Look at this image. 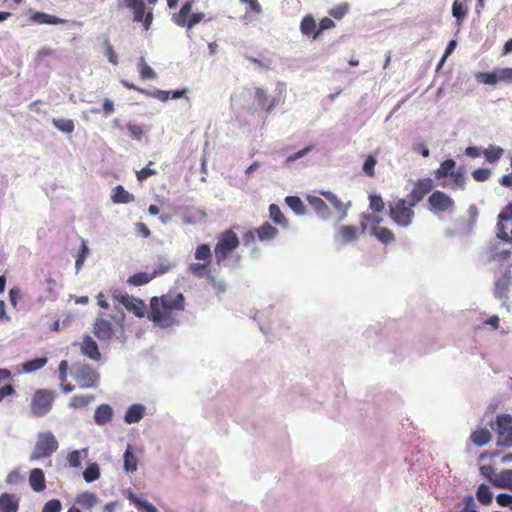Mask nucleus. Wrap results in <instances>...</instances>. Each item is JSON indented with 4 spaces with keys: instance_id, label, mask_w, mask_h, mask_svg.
Wrapping results in <instances>:
<instances>
[{
    "instance_id": "nucleus-1",
    "label": "nucleus",
    "mask_w": 512,
    "mask_h": 512,
    "mask_svg": "<svg viewBox=\"0 0 512 512\" xmlns=\"http://www.w3.org/2000/svg\"><path fill=\"white\" fill-rule=\"evenodd\" d=\"M185 309L182 293L169 291L160 297H152L148 318L156 325L167 328L177 323L176 314Z\"/></svg>"
},
{
    "instance_id": "nucleus-2",
    "label": "nucleus",
    "mask_w": 512,
    "mask_h": 512,
    "mask_svg": "<svg viewBox=\"0 0 512 512\" xmlns=\"http://www.w3.org/2000/svg\"><path fill=\"white\" fill-rule=\"evenodd\" d=\"M240 240L237 234L227 229L217 236V243L214 247V256L217 265H222L235 250L239 247Z\"/></svg>"
},
{
    "instance_id": "nucleus-3",
    "label": "nucleus",
    "mask_w": 512,
    "mask_h": 512,
    "mask_svg": "<svg viewBox=\"0 0 512 512\" xmlns=\"http://www.w3.org/2000/svg\"><path fill=\"white\" fill-rule=\"evenodd\" d=\"M71 376L81 389L96 388L100 382V374L87 363L73 364Z\"/></svg>"
},
{
    "instance_id": "nucleus-4",
    "label": "nucleus",
    "mask_w": 512,
    "mask_h": 512,
    "mask_svg": "<svg viewBox=\"0 0 512 512\" xmlns=\"http://www.w3.org/2000/svg\"><path fill=\"white\" fill-rule=\"evenodd\" d=\"M58 447V441L51 431L40 432L30 455V461L48 458L57 451Z\"/></svg>"
},
{
    "instance_id": "nucleus-5",
    "label": "nucleus",
    "mask_w": 512,
    "mask_h": 512,
    "mask_svg": "<svg viewBox=\"0 0 512 512\" xmlns=\"http://www.w3.org/2000/svg\"><path fill=\"white\" fill-rule=\"evenodd\" d=\"M415 206H410L406 199H399L389 204V217L399 227H408L412 224L415 217L413 210Z\"/></svg>"
},
{
    "instance_id": "nucleus-6",
    "label": "nucleus",
    "mask_w": 512,
    "mask_h": 512,
    "mask_svg": "<svg viewBox=\"0 0 512 512\" xmlns=\"http://www.w3.org/2000/svg\"><path fill=\"white\" fill-rule=\"evenodd\" d=\"M55 394L53 391L46 389L37 390L31 401V411L33 415L42 417L46 415L52 408Z\"/></svg>"
},
{
    "instance_id": "nucleus-7",
    "label": "nucleus",
    "mask_w": 512,
    "mask_h": 512,
    "mask_svg": "<svg viewBox=\"0 0 512 512\" xmlns=\"http://www.w3.org/2000/svg\"><path fill=\"white\" fill-rule=\"evenodd\" d=\"M111 296L114 301L122 304L129 312H132L136 317L142 318L145 316L147 308L143 300L122 293L118 289H114L113 291H111Z\"/></svg>"
},
{
    "instance_id": "nucleus-8",
    "label": "nucleus",
    "mask_w": 512,
    "mask_h": 512,
    "mask_svg": "<svg viewBox=\"0 0 512 512\" xmlns=\"http://www.w3.org/2000/svg\"><path fill=\"white\" fill-rule=\"evenodd\" d=\"M120 5L129 8L133 11V20L135 22H142L143 27L148 31L153 22V12L146 13V5L143 0H122Z\"/></svg>"
},
{
    "instance_id": "nucleus-9",
    "label": "nucleus",
    "mask_w": 512,
    "mask_h": 512,
    "mask_svg": "<svg viewBox=\"0 0 512 512\" xmlns=\"http://www.w3.org/2000/svg\"><path fill=\"white\" fill-rule=\"evenodd\" d=\"M497 446L512 448V416L500 414L496 417Z\"/></svg>"
},
{
    "instance_id": "nucleus-10",
    "label": "nucleus",
    "mask_w": 512,
    "mask_h": 512,
    "mask_svg": "<svg viewBox=\"0 0 512 512\" xmlns=\"http://www.w3.org/2000/svg\"><path fill=\"white\" fill-rule=\"evenodd\" d=\"M192 1H187L182 5L180 11L173 16V21L180 27H186L188 30L192 29L196 24L200 23L204 18V13L196 12L191 13Z\"/></svg>"
},
{
    "instance_id": "nucleus-11",
    "label": "nucleus",
    "mask_w": 512,
    "mask_h": 512,
    "mask_svg": "<svg viewBox=\"0 0 512 512\" xmlns=\"http://www.w3.org/2000/svg\"><path fill=\"white\" fill-rule=\"evenodd\" d=\"M429 210L434 214L452 212L455 208L454 200L446 193L436 190L428 198Z\"/></svg>"
},
{
    "instance_id": "nucleus-12",
    "label": "nucleus",
    "mask_w": 512,
    "mask_h": 512,
    "mask_svg": "<svg viewBox=\"0 0 512 512\" xmlns=\"http://www.w3.org/2000/svg\"><path fill=\"white\" fill-rule=\"evenodd\" d=\"M278 235V229L275 228L269 222L263 223L258 228L249 230L244 234L243 240L246 245L254 242L258 239L261 242L269 241L276 238Z\"/></svg>"
},
{
    "instance_id": "nucleus-13",
    "label": "nucleus",
    "mask_w": 512,
    "mask_h": 512,
    "mask_svg": "<svg viewBox=\"0 0 512 512\" xmlns=\"http://www.w3.org/2000/svg\"><path fill=\"white\" fill-rule=\"evenodd\" d=\"M433 187L434 184L431 178L427 177L417 180L407 196L410 206H416L421 202L432 191Z\"/></svg>"
},
{
    "instance_id": "nucleus-14",
    "label": "nucleus",
    "mask_w": 512,
    "mask_h": 512,
    "mask_svg": "<svg viewBox=\"0 0 512 512\" xmlns=\"http://www.w3.org/2000/svg\"><path fill=\"white\" fill-rule=\"evenodd\" d=\"M121 84L131 90H135L147 97L158 99L162 102H166L170 98V92L161 90V89H155L154 91H149L144 88H141L139 86L134 85L133 83L127 81V80H121Z\"/></svg>"
},
{
    "instance_id": "nucleus-15",
    "label": "nucleus",
    "mask_w": 512,
    "mask_h": 512,
    "mask_svg": "<svg viewBox=\"0 0 512 512\" xmlns=\"http://www.w3.org/2000/svg\"><path fill=\"white\" fill-rule=\"evenodd\" d=\"M360 232L361 230L356 226L344 225L338 229L335 239L339 244L345 245L357 240Z\"/></svg>"
},
{
    "instance_id": "nucleus-16",
    "label": "nucleus",
    "mask_w": 512,
    "mask_h": 512,
    "mask_svg": "<svg viewBox=\"0 0 512 512\" xmlns=\"http://www.w3.org/2000/svg\"><path fill=\"white\" fill-rule=\"evenodd\" d=\"M93 332L99 340H109L114 335L111 322L103 318L95 320Z\"/></svg>"
},
{
    "instance_id": "nucleus-17",
    "label": "nucleus",
    "mask_w": 512,
    "mask_h": 512,
    "mask_svg": "<svg viewBox=\"0 0 512 512\" xmlns=\"http://www.w3.org/2000/svg\"><path fill=\"white\" fill-rule=\"evenodd\" d=\"M255 100L259 108L267 113H270L277 105V100L269 96L262 88L255 89Z\"/></svg>"
},
{
    "instance_id": "nucleus-18",
    "label": "nucleus",
    "mask_w": 512,
    "mask_h": 512,
    "mask_svg": "<svg viewBox=\"0 0 512 512\" xmlns=\"http://www.w3.org/2000/svg\"><path fill=\"white\" fill-rule=\"evenodd\" d=\"M81 352L91 360L99 361L101 353L99 351L96 341L89 335L84 336L81 343Z\"/></svg>"
},
{
    "instance_id": "nucleus-19",
    "label": "nucleus",
    "mask_w": 512,
    "mask_h": 512,
    "mask_svg": "<svg viewBox=\"0 0 512 512\" xmlns=\"http://www.w3.org/2000/svg\"><path fill=\"white\" fill-rule=\"evenodd\" d=\"M29 485L34 492H42L46 489L44 472L40 468H34L29 473Z\"/></svg>"
},
{
    "instance_id": "nucleus-20",
    "label": "nucleus",
    "mask_w": 512,
    "mask_h": 512,
    "mask_svg": "<svg viewBox=\"0 0 512 512\" xmlns=\"http://www.w3.org/2000/svg\"><path fill=\"white\" fill-rule=\"evenodd\" d=\"M20 499L14 494H0V512H18Z\"/></svg>"
},
{
    "instance_id": "nucleus-21",
    "label": "nucleus",
    "mask_w": 512,
    "mask_h": 512,
    "mask_svg": "<svg viewBox=\"0 0 512 512\" xmlns=\"http://www.w3.org/2000/svg\"><path fill=\"white\" fill-rule=\"evenodd\" d=\"M492 478L494 487L508 489L512 492V469L502 470Z\"/></svg>"
},
{
    "instance_id": "nucleus-22",
    "label": "nucleus",
    "mask_w": 512,
    "mask_h": 512,
    "mask_svg": "<svg viewBox=\"0 0 512 512\" xmlns=\"http://www.w3.org/2000/svg\"><path fill=\"white\" fill-rule=\"evenodd\" d=\"M113 409L108 404L98 406L94 413V420L97 425H105L112 420Z\"/></svg>"
},
{
    "instance_id": "nucleus-23",
    "label": "nucleus",
    "mask_w": 512,
    "mask_h": 512,
    "mask_svg": "<svg viewBox=\"0 0 512 512\" xmlns=\"http://www.w3.org/2000/svg\"><path fill=\"white\" fill-rule=\"evenodd\" d=\"M30 20L32 22L38 23V24H49V25H57V24H64L67 22L66 19L59 18L54 15H50L44 12H35L30 16Z\"/></svg>"
},
{
    "instance_id": "nucleus-24",
    "label": "nucleus",
    "mask_w": 512,
    "mask_h": 512,
    "mask_svg": "<svg viewBox=\"0 0 512 512\" xmlns=\"http://www.w3.org/2000/svg\"><path fill=\"white\" fill-rule=\"evenodd\" d=\"M307 201L321 218L327 219L330 216L327 204L320 197L309 195L307 196Z\"/></svg>"
},
{
    "instance_id": "nucleus-25",
    "label": "nucleus",
    "mask_w": 512,
    "mask_h": 512,
    "mask_svg": "<svg viewBox=\"0 0 512 512\" xmlns=\"http://www.w3.org/2000/svg\"><path fill=\"white\" fill-rule=\"evenodd\" d=\"M145 407L142 404L131 405L124 416V421L128 424L138 423L144 416Z\"/></svg>"
},
{
    "instance_id": "nucleus-26",
    "label": "nucleus",
    "mask_w": 512,
    "mask_h": 512,
    "mask_svg": "<svg viewBox=\"0 0 512 512\" xmlns=\"http://www.w3.org/2000/svg\"><path fill=\"white\" fill-rule=\"evenodd\" d=\"M206 213L200 209L187 208L182 214L185 224H196L205 221Z\"/></svg>"
},
{
    "instance_id": "nucleus-27",
    "label": "nucleus",
    "mask_w": 512,
    "mask_h": 512,
    "mask_svg": "<svg viewBox=\"0 0 512 512\" xmlns=\"http://www.w3.org/2000/svg\"><path fill=\"white\" fill-rule=\"evenodd\" d=\"M371 235L375 236L381 243L387 245L395 242V235L392 230L386 227H371Z\"/></svg>"
},
{
    "instance_id": "nucleus-28",
    "label": "nucleus",
    "mask_w": 512,
    "mask_h": 512,
    "mask_svg": "<svg viewBox=\"0 0 512 512\" xmlns=\"http://www.w3.org/2000/svg\"><path fill=\"white\" fill-rule=\"evenodd\" d=\"M492 439V433L487 428H480L473 431L470 435L471 442L476 446H484Z\"/></svg>"
},
{
    "instance_id": "nucleus-29",
    "label": "nucleus",
    "mask_w": 512,
    "mask_h": 512,
    "mask_svg": "<svg viewBox=\"0 0 512 512\" xmlns=\"http://www.w3.org/2000/svg\"><path fill=\"white\" fill-rule=\"evenodd\" d=\"M318 24L312 15H306L302 18L300 23V31L303 35L312 37L314 39V35L317 32Z\"/></svg>"
},
{
    "instance_id": "nucleus-30",
    "label": "nucleus",
    "mask_w": 512,
    "mask_h": 512,
    "mask_svg": "<svg viewBox=\"0 0 512 512\" xmlns=\"http://www.w3.org/2000/svg\"><path fill=\"white\" fill-rule=\"evenodd\" d=\"M111 198L114 203L119 204H126L135 200L134 195L125 190V188L121 185H117L113 189V195Z\"/></svg>"
},
{
    "instance_id": "nucleus-31",
    "label": "nucleus",
    "mask_w": 512,
    "mask_h": 512,
    "mask_svg": "<svg viewBox=\"0 0 512 512\" xmlns=\"http://www.w3.org/2000/svg\"><path fill=\"white\" fill-rule=\"evenodd\" d=\"M469 0H455L452 5V15L460 25L468 14L467 2Z\"/></svg>"
},
{
    "instance_id": "nucleus-32",
    "label": "nucleus",
    "mask_w": 512,
    "mask_h": 512,
    "mask_svg": "<svg viewBox=\"0 0 512 512\" xmlns=\"http://www.w3.org/2000/svg\"><path fill=\"white\" fill-rule=\"evenodd\" d=\"M320 194L325 197L337 212L342 213V218L347 215V207L334 193L330 191H321Z\"/></svg>"
},
{
    "instance_id": "nucleus-33",
    "label": "nucleus",
    "mask_w": 512,
    "mask_h": 512,
    "mask_svg": "<svg viewBox=\"0 0 512 512\" xmlns=\"http://www.w3.org/2000/svg\"><path fill=\"white\" fill-rule=\"evenodd\" d=\"M209 265H210V263H206V262L191 263L189 265V272L191 274H193L195 277H198V278L206 277L207 279H209V277L212 275V273L209 269Z\"/></svg>"
},
{
    "instance_id": "nucleus-34",
    "label": "nucleus",
    "mask_w": 512,
    "mask_h": 512,
    "mask_svg": "<svg viewBox=\"0 0 512 512\" xmlns=\"http://www.w3.org/2000/svg\"><path fill=\"white\" fill-rule=\"evenodd\" d=\"M456 166V162L453 159L444 160L440 167L434 172L435 178L437 180H441L443 178L449 177Z\"/></svg>"
},
{
    "instance_id": "nucleus-35",
    "label": "nucleus",
    "mask_w": 512,
    "mask_h": 512,
    "mask_svg": "<svg viewBox=\"0 0 512 512\" xmlns=\"http://www.w3.org/2000/svg\"><path fill=\"white\" fill-rule=\"evenodd\" d=\"M137 67L142 80H155L157 78L156 72L147 64L144 57H140Z\"/></svg>"
},
{
    "instance_id": "nucleus-36",
    "label": "nucleus",
    "mask_w": 512,
    "mask_h": 512,
    "mask_svg": "<svg viewBox=\"0 0 512 512\" xmlns=\"http://www.w3.org/2000/svg\"><path fill=\"white\" fill-rule=\"evenodd\" d=\"M269 214L270 218L273 220L275 224L282 226L283 228H287L289 223L281 209L276 204H271L269 206Z\"/></svg>"
},
{
    "instance_id": "nucleus-37",
    "label": "nucleus",
    "mask_w": 512,
    "mask_h": 512,
    "mask_svg": "<svg viewBox=\"0 0 512 512\" xmlns=\"http://www.w3.org/2000/svg\"><path fill=\"white\" fill-rule=\"evenodd\" d=\"M138 468V459L132 452L131 445H127L124 453V469L127 472H134Z\"/></svg>"
},
{
    "instance_id": "nucleus-38",
    "label": "nucleus",
    "mask_w": 512,
    "mask_h": 512,
    "mask_svg": "<svg viewBox=\"0 0 512 512\" xmlns=\"http://www.w3.org/2000/svg\"><path fill=\"white\" fill-rule=\"evenodd\" d=\"M477 500L482 505H489L492 502L493 494L486 484H480L476 491Z\"/></svg>"
},
{
    "instance_id": "nucleus-39",
    "label": "nucleus",
    "mask_w": 512,
    "mask_h": 512,
    "mask_svg": "<svg viewBox=\"0 0 512 512\" xmlns=\"http://www.w3.org/2000/svg\"><path fill=\"white\" fill-rule=\"evenodd\" d=\"M154 279L152 273L139 272L129 277L127 283L133 286H142Z\"/></svg>"
},
{
    "instance_id": "nucleus-40",
    "label": "nucleus",
    "mask_w": 512,
    "mask_h": 512,
    "mask_svg": "<svg viewBox=\"0 0 512 512\" xmlns=\"http://www.w3.org/2000/svg\"><path fill=\"white\" fill-rule=\"evenodd\" d=\"M47 361L48 360L46 357H39L29 360L22 365V371L25 373L35 372L43 368L46 365Z\"/></svg>"
},
{
    "instance_id": "nucleus-41",
    "label": "nucleus",
    "mask_w": 512,
    "mask_h": 512,
    "mask_svg": "<svg viewBox=\"0 0 512 512\" xmlns=\"http://www.w3.org/2000/svg\"><path fill=\"white\" fill-rule=\"evenodd\" d=\"M285 202L297 215H304L306 213V207L300 197L287 196Z\"/></svg>"
},
{
    "instance_id": "nucleus-42",
    "label": "nucleus",
    "mask_w": 512,
    "mask_h": 512,
    "mask_svg": "<svg viewBox=\"0 0 512 512\" xmlns=\"http://www.w3.org/2000/svg\"><path fill=\"white\" fill-rule=\"evenodd\" d=\"M94 400L93 395H74L69 402V407L73 409L85 408Z\"/></svg>"
},
{
    "instance_id": "nucleus-43",
    "label": "nucleus",
    "mask_w": 512,
    "mask_h": 512,
    "mask_svg": "<svg viewBox=\"0 0 512 512\" xmlns=\"http://www.w3.org/2000/svg\"><path fill=\"white\" fill-rule=\"evenodd\" d=\"M510 285V277L503 276L497 280L495 284V295L496 297L503 299L507 298V293Z\"/></svg>"
},
{
    "instance_id": "nucleus-44",
    "label": "nucleus",
    "mask_w": 512,
    "mask_h": 512,
    "mask_svg": "<svg viewBox=\"0 0 512 512\" xmlns=\"http://www.w3.org/2000/svg\"><path fill=\"white\" fill-rule=\"evenodd\" d=\"M52 123L59 131L67 134L72 133L75 129L74 122L71 119L54 118Z\"/></svg>"
},
{
    "instance_id": "nucleus-45",
    "label": "nucleus",
    "mask_w": 512,
    "mask_h": 512,
    "mask_svg": "<svg viewBox=\"0 0 512 512\" xmlns=\"http://www.w3.org/2000/svg\"><path fill=\"white\" fill-rule=\"evenodd\" d=\"M128 499L133 502L139 510H145L146 512H158L154 505L136 496L135 494H129Z\"/></svg>"
},
{
    "instance_id": "nucleus-46",
    "label": "nucleus",
    "mask_w": 512,
    "mask_h": 512,
    "mask_svg": "<svg viewBox=\"0 0 512 512\" xmlns=\"http://www.w3.org/2000/svg\"><path fill=\"white\" fill-rule=\"evenodd\" d=\"M504 153V150L501 147L490 145L488 148L483 150V155L486 160L490 163H494L498 161Z\"/></svg>"
},
{
    "instance_id": "nucleus-47",
    "label": "nucleus",
    "mask_w": 512,
    "mask_h": 512,
    "mask_svg": "<svg viewBox=\"0 0 512 512\" xmlns=\"http://www.w3.org/2000/svg\"><path fill=\"white\" fill-rule=\"evenodd\" d=\"M195 259L199 261H204L206 263H211V249L208 244H200L197 246L195 250Z\"/></svg>"
},
{
    "instance_id": "nucleus-48",
    "label": "nucleus",
    "mask_w": 512,
    "mask_h": 512,
    "mask_svg": "<svg viewBox=\"0 0 512 512\" xmlns=\"http://www.w3.org/2000/svg\"><path fill=\"white\" fill-rule=\"evenodd\" d=\"M381 221L382 218L379 216L372 214H362L360 220L361 232H364L367 229L368 224H371L372 227H380L379 224Z\"/></svg>"
},
{
    "instance_id": "nucleus-49",
    "label": "nucleus",
    "mask_w": 512,
    "mask_h": 512,
    "mask_svg": "<svg viewBox=\"0 0 512 512\" xmlns=\"http://www.w3.org/2000/svg\"><path fill=\"white\" fill-rule=\"evenodd\" d=\"M97 496L93 493L85 492L77 497V503L84 508H92L97 503Z\"/></svg>"
},
{
    "instance_id": "nucleus-50",
    "label": "nucleus",
    "mask_w": 512,
    "mask_h": 512,
    "mask_svg": "<svg viewBox=\"0 0 512 512\" xmlns=\"http://www.w3.org/2000/svg\"><path fill=\"white\" fill-rule=\"evenodd\" d=\"M452 180L451 189H464L466 185V177L464 172L459 169L457 171H453V173L449 176Z\"/></svg>"
},
{
    "instance_id": "nucleus-51",
    "label": "nucleus",
    "mask_w": 512,
    "mask_h": 512,
    "mask_svg": "<svg viewBox=\"0 0 512 512\" xmlns=\"http://www.w3.org/2000/svg\"><path fill=\"white\" fill-rule=\"evenodd\" d=\"M476 79L483 84L495 85L498 83L497 71L495 70L493 72H479L476 75Z\"/></svg>"
},
{
    "instance_id": "nucleus-52",
    "label": "nucleus",
    "mask_w": 512,
    "mask_h": 512,
    "mask_svg": "<svg viewBox=\"0 0 512 512\" xmlns=\"http://www.w3.org/2000/svg\"><path fill=\"white\" fill-rule=\"evenodd\" d=\"M86 482H93L100 477V470L96 463L90 464L83 472Z\"/></svg>"
},
{
    "instance_id": "nucleus-53",
    "label": "nucleus",
    "mask_w": 512,
    "mask_h": 512,
    "mask_svg": "<svg viewBox=\"0 0 512 512\" xmlns=\"http://www.w3.org/2000/svg\"><path fill=\"white\" fill-rule=\"evenodd\" d=\"M377 164V160H376V157L372 154L368 155L364 164H363V167H362V170L363 172L369 176V177H373L375 175V166Z\"/></svg>"
},
{
    "instance_id": "nucleus-54",
    "label": "nucleus",
    "mask_w": 512,
    "mask_h": 512,
    "mask_svg": "<svg viewBox=\"0 0 512 512\" xmlns=\"http://www.w3.org/2000/svg\"><path fill=\"white\" fill-rule=\"evenodd\" d=\"M349 8L350 6L348 3H342L330 9L329 15L338 20L342 19L348 13Z\"/></svg>"
},
{
    "instance_id": "nucleus-55",
    "label": "nucleus",
    "mask_w": 512,
    "mask_h": 512,
    "mask_svg": "<svg viewBox=\"0 0 512 512\" xmlns=\"http://www.w3.org/2000/svg\"><path fill=\"white\" fill-rule=\"evenodd\" d=\"M88 254H89V249L87 247V244L85 241H82V244L79 249V252H78V255L76 258V262H75V268L77 271H79L82 268L84 261H85L86 257L88 256Z\"/></svg>"
},
{
    "instance_id": "nucleus-56",
    "label": "nucleus",
    "mask_w": 512,
    "mask_h": 512,
    "mask_svg": "<svg viewBox=\"0 0 512 512\" xmlns=\"http://www.w3.org/2000/svg\"><path fill=\"white\" fill-rule=\"evenodd\" d=\"M369 200V207L371 210L377 213L382 212L384 210L385 204L380 195H370Z\"/></svg>"
},
{
    "instance_id": "nucleus-57",
    "label": "nucleus",
    "mask_w": 512,
    "mask_h": 512,
    "mask_svg": "<svg viewBox=\"0 0 512 512\" xmlns=\"http://www.w3.org/2000/svg\"><path fill=\"white\" fill-rule=\"evenodd\" d=\"M334 27H335V22L332 19H330L328 17L322 18L318 24V29L314 35V39H317L322 34L323 31L332 29Z\"/></svg>"
},
{
    "instance_id": "nucleus-58",
    "label": "nucleus",
    "mask_w": 512,
    "mask_h": 512,
    "mask_svg": "<svg viewBox=\"0 0 512 512\" xmlns=\"http://www.w3.org/2000/svg\"><path fill=\"white\" fill-rule=\"evenodd\" d=\"M23 481V476L19 469L11 470L5 479L7 485H18Z\"/></svg>"
},
{
    "instance_id": "nucleus-59",
    "label": "nucleus",
    "mask_w": 512,
    "mask_h": 512,
    "mask_svg": "<svg viewBox=\"0 0 512 512\" xmlns=\"http://www.w3.org/2000/svg\"><path fill=\"white\" fill-rule=\"evenodd\" d=\"M105 56L108 58L109 62L113 65L118 63V57L108 39H106L103 43Z\"/></svg>"
},
{
    "instance_id": "nucleus-60",
    "label": "nucleus",
    "mask_w": 512,
    "mask_h": 512,
    "mask_svg": "<svg viewBox=\"0 0 512 512\" xmlns=\"http://www.w3.org/2000/svg\"><path fill=\"white\" fill-rule=\"evenodd\" d=\"M491 176V171L488 168H478L472 172V177L477 182L487 181Z\"/></svg>"
},
{
    "instance_id": "nucleus-61",
    "label": "nucleus",
    "mask_w": 512,
    "mask_h": 512,
    "mask_svg": "<svg viewBox=\"0 0 512 512\" xmlns=\"http://www.w3.org/2000/svg\"><path fill=\"white\" fill-rule=\"evenodd\" d=\"M172 267L173 264L168 260L160 261L157 267L152 272V275H154V278H156L170 271Z\"/></svg>"
},
{
    "instance_id": "nucleus-62",
    "label": "nucleus",
    "mask_w": 512,
    "mask_h": 512,
    "mask_svg": "<svg viewBox=\"0 0 512 512\" xmlns=\"http://www.w3.org/2000/svg\"><path fill=\"white\" fill-rule=\"evenodd\" d=\"M127 130L132 138L136 140H141L144 135V130L141 125L128 123L126 125Z\"/></svg>"
},
{
    "instance_id": "nucleus-63",
    "label": "nucleus",
    "mask_w": 512,
    "mask_h": 512,
    "mask_svg": "<svg viewBox=\"0 0 512 512\" xmlns=\"http://www.w3.org/2000/svg\"><path fill=\"white\" fill-rule=\"evenodd\" d=\"M498 82L512 83V68L497 69Z\"/></svg>"
},
{
    "instance_id": "nucleus-64",
    "label": "nucleus",
    "mask_w": 512,
    "mask_h": 512,
    "mask_svg": "<svg viewBox=\"0 0 512 512\" xmlns=\"http://www.w3.org/2000/svg\"><path fill=\"white\" fill-rule=\"evenodd\" d=\"M61 502L58 499L49 500L45 503L42 512H60Z\"/></svg>"
}]
</instances>
